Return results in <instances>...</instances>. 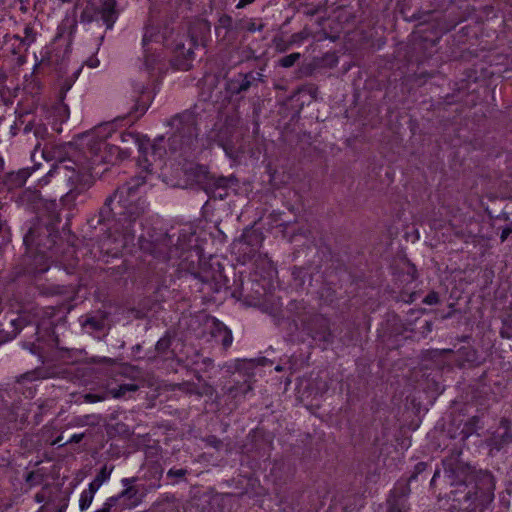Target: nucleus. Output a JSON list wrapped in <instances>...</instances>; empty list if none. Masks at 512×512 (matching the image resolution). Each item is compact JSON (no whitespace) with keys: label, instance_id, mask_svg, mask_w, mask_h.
<instances>
[{"label":"nucleus","instance_id":"nucleus-1","mask_svg":"<svg viewBox=\"0 0 512 512\" xmlns=\"http://www.w3.org/2000/svg\"><path fill=\"white\" fill-rule=\"evenodd\" d=\"M140 249L162 261L179 260V267L194 275L203 283L214 285L219 291L228 284V278L223 273V266L219 261L202 260L203 250L198 243L192 226H184L176 234H160L156 238L144 236L138 239Z\"/></svg>","mask_w":512,"mask_h":512},{"label":"nucleus","instance_id":"nucleus-2","mask_svg":"<svg viewBox=\"0 0 512 512\" xmlns=\"http://www.w3.org/2000/svg\"><path fill=\"white\" fill-rule=\"evenodd\" d=\"M145 181L146 177L143 175L131 178L109 196L100 209L99 223L114 221L102 242V246H107V250H115L117 253L134 241L133 225L145 213L147 207L145 200L139 197V188Z\"/></svg>","mask_w":512,"mask_h":512},{"label":"nucleus","instance_id":"nucleus-3","mask_svg":"<svg viewBox=\"0 0 512 512\" xmlns=\"http://www.w3.org/2000/svg\"><path fill=\"white\" fill-rule=\"evenodd\" d=\"M41 157L45 160L46 166L34 160V174L38 173L41 176L37 184L34 186V214L39 225L46 227L48 230L53 228L60 221V214L56 199L58 197L55 193L45 191L42 189L48 186L54 174L60 170L71 171V176L78 173L79 167L85 165L81 160H65L56 163V151L53 147L45 144L41 150ZM68 181L72 183L69 179ZM74 184H71V188Z\"/></svg>","mask_w":512,"mask_h":512},{"label":"nucleus","instance_id":"nucleus-4","mask_svg":"<svg viewBox=\"0 0 512 512\" xmlns=\"http://www.w3.org/2000/svg\"><path fill=\"white\" fill-rule=\"evenodd\" d=\"M117 133L113 129L112 123H104L95 127L91 132L84 135L82 138L85 144L84 157L86 159L85 165L79 167L78 173L75 176H70L69 179L74 184L73 188L63 196L61 202L64 206L70 209L76 205L78 197L83 196L85 192L92 186L91 171L94 166L102 164L107 160L106 155H102V148L107 147L106 139L114 138Z\"/></svg>","mask_w":512,"mask_h":512},{"label":"nucleus","instance_id":"nucleus-5","mask_svg":"<svg viewBox=\"0 0 512 512\" xmlns=\"http://www.w3.org/2000/svg\"><path fill=\"white\" fill-rule=\"evenodd\" d=\"M447 477L453 487L448 498L452 501V507L460 511L474 512L479 492L490 494L493 490L491 475H479L467 464L455 465Z\"/></svg>","mask_w":512,"mask_h":512},{"label":"nucleus","instance_id":"nucleus-6","mask_svg":"<svg viewBox=\"0 0 512 512\" xmlns=\"http://www.w3.org/2000/svg\"><path fill=\"white\" fill-rule=\"evenodd\" d=\"M169 125L172 133L168 139V152L179 162L190 161L198 148L196 115L191 111H184L175 115Z\"/></svg>","mask_w":512,"mask_h":512},{"label":"nucleus","instance_id":"nucleus-7","mask_svg":"<svg viewBox=\"0 0 512 512\" xmlns=\"http://www.w3.org/2000/svg\"><path fill=\"white\" fill-rule=\"evenodd\" d=\"M71 83L62 85L59 94L54 99L44 101L39 106L34 107V116L39 118L37 125L34 123V136L45 140L49 136L47 126H51L52 130L61 132V125L69 118L70 111L64 103L67 91L71 88Z\"/></svg>","mask_w":512,"mask_h":512},{"label":"nucleus","instance_id":"nucleus-8","mask_svg":"<svg viewBox=\"0 0 512 512\" xmlns=\"http://www.w3.org/2000/svg\"><path fill=\"white\" fill-rule=\"evenodd\" d=\"M288 309L293 313L296 319L301 323L303 330L314 340L329 344L333 340V335L329 328V321L320 314H316L312 309H307L303 301H292Z\"/></svg>","mask_w":512,"mask_h":512},{"label":"nucleus","instance_id":"nucleus-9","mask_svg":"<svg viewBox=\"0 0 512 512\" xmlns=\"http://www.w3.org/2000/svg\"><path fill=\"white\" fill-rule=\"evenodd\" d=\"M260 82H263L262 73L254 71L240 72L226 80L225 91L230 100H240L251 87H258Z\"/></svg>","mask_w":512,"mask_h":512},{"label":"nucleus","instance_id":"nucleus-10","mask_svg":"<svg viewBox=\"0 0 512 512\" xmlns=\"http://www.w3.org/2000/svg\"><path fill=\"white\" fill-rule=\"evenodd\" d=\"M160 38L161 36L159 34H154L150 29H146L144 33L142 39L144 48V66L148 73H151L153 70H155L158 63L160 62L161 55L157 53L158 48L150 47L151 43L160 45Z\"/></svg>","mask_w":512,"mask_h":512},{"label":"nucleus","instance_id":"nucleus-11","mask_svg":"<svg viewBox=\"0 0 512 512\" xmlns=\"http://www.w3.org/2000/svg\"><path fill=\"white\" fill-rule=\"evenodd\" d=\"M410 488L408 484L395 487L387 499L388 512H408V496Z\"/></svg>","mask_w":512,"mask_h":512},{"label":"nucleus","instance_id":"nucleus-12","mask_svg":"<svg viewBox=\"0 0 512 512\" xmlns=\"http://www.w3.org/2000/svg\"><path fill=\"white\" fill-rule=\"evenodd\" d=\"M190 46L185 48L184 43L178 42L175 46V55L172 60L173 66L178 70L187 71L191 68L194 60L193 46L195 44L194 39L189 40Z\"/></svg>","mask_w":512,"mask_h":512},{"label":"nucleus","instance_id":"nucleus-13","mask_svg":"<svg viewBox=\"0 0 512 512\" xmlns=\"http://www.w3.org/2000/svg\"><path fill=\"white\" fill-rule=\"evenodd\" d=\"M134 92L137 93L138 96L129 112L131 121H136L141 116H143L151 102L150 92L143 84H136L134 86Z\"/></svg>","mask_w":512,"mask_h":512},{"label":"nucleus","instance_id":"nucleus-14","mask_svg":"<svg viewBox=\"0 0 512 512\" xmlns=\"http://www.w3.org/2000/svg\"><path fill=\"white\" fill-rule=\"evenodd\" d=\"M503 429V433H495L490 439V446L497 451L501 450L507 445L512 444V430L511 423L507 418H502L499 424Z\"/></svg>","mask_w":512,"mask_h":512},{"label":"nucleus","instance_id":"nucleus-15","mask_svg":"<svg viewBox=\"0 0 512 512\" xmlns=\"http://www.w3.org/2000/svg\"><path fill=\"white\" fill-rule=\"evenodd\" d=\"M118 140H120L124 146L130 147L129 144H132L137 147L138 151L143 154L145 161L149 162L147 158V146H149V139H141L138 134L133 132H120L115 135V141Z\"/></svg>","mask_w":512,"mask_h":512},{"label":"nucleus","instance_id":"nucleus-16","mask_svg":"<svg viewBox=\"0 0 512 512\" xmlns=\"http://www.w3.org/2000/svg\"><path fill=\"white\" fill-rule=\"evenodd\" d=\"M116 0H104L102 5L96 9V15H99L107 29H111L118 17L115 9Z\"/></svg>","mask_w":512,"mask_h":512},{"label":"nucleus","instance_id":"nucleus-17","mask_svg":"<svg viewBox=\"0 0 512 512\" xmlns=\"http://www.w3.org/2000/svg\"><path fill=\"white\" fill-rule=\"evenodd\" d=\"M477 362L478 353L472 346H462L456 351L455 363L458 367L473 365Z\"/></svg>","mask_w":512,"mask_h":512},{"label":"nucleus","instance_id":"nucleus-18","mask_svg":"<svg viewBox=\"0 0 512 512\" xmlns=\"http://www.w3.org/2000/svg\"><path fill=\"white\" fill-rule=\"evenodd\" d=\"M30 176L28 169H22L14 173H10L5 181L8 190L21 188Z\"/></svg>","mask_w":512,"mask_h":512},{"label":"nucleus","instance_id":"nucleus-19","mask_svg":"<svg viewBox=\"0 0 512 512\" xmlns=\"http://www.w3.org/2000/svg\"><path fill=\"white\" fill-rule=\"evenodd\" d=\"M102 155H106L108 158L107 160L103 161L102 163L111 162L113 160V157H120V158H127L131 155V147L123 146L119 147L114 144H108L107 147L102 148Z\"/></svg>","mask_w":512,"mask_h":512},{"label":"nucleus","instance_id":"nucleus-20","mask_svg":"<svg viewBox=\"0 0 512 512\" xmlns=\"http://www.w3.org/2000/svg\"><path fill=\"white\" fill-rule=\"evenodd\" d=\"M166 153H167V151L165 149H163L158 143H155L153 145H151L149 143V146H147V158H149V156H151L153 158V161H156V159H162V157ZM140 154H141L140 158H143L144 168L148 171L149 168L152 166V161L150 159H148L149 162H146L143 154L142 153H140ZM139 162H142V159H139Z\"/></svg>","mask_w":512,"mask_h":512},{"label":"nucleus","instance_id":"nucleus-21","mask_svg":"<svg viewBox=\"0 0 512 512\" xmlns=\"http://www.w3.org/2000/svg\"><path fill=\"white\" fill-rule=\"evenodd\" d=\"M138 489L134 486H128L119 493L121 499H127L129 503L122 505L124 507H136L140 503V499L137 498Z\"/></svg>","mask_w":512,"mask_h":512},{"label":"nucleus","instance_id":"nucleus-22","mask_svg":"<svg viewBox=\"0 0 512 512\" xmlns=\"http://www.w3.org/2000/svg\"><path fill=\"white\" fill-rule=\"evenodd\" d=\"M210 389L211 386L206 383L202 387H199L197 384L191 382H185L181 384L182 391L187 394H195L199 397L203 396L204 394H208Z\"/></svg>","mask_w":512,"mask_h":512},{"label":"nucleus","instance_id":"nucleus-23","mask_svg":"<svg viewBox=\"0 0 512 512\" xmlns=\"http://www.w3.org/2000/svg\"><path fill=\"white\" fill-rule=\"evenodd\" d=\"M252 389L251 385L247 381L237 383L227 389L229 397L236 399L239 396L244 397Z\"/></svg>","mask_w":512,"mask_h":512},{"label":"nucleus","instance_id":"nucleus-24","mask_svg":"<svg viewBox=\"0 0 512 512\" xmlns=\"http://www.w3.org/2000/svg\"><path fill=\"white\" fill-rule=\"evenodd\" d=\"M232 184H234V180L232 178L227 177H210L208 182L206 183V189H216V188H229Z\"/></svg>","mask_w":512,"mask_h":512},{"label":"nucleus","instance_id":"nucleus-25","mask_svg":"<svg viewBox=\"0 0 512 512\" xmlns=\"http://www.w3.org/2000/svg\"><path fill=\"white\" fill-rule=\"evenodd\" d=\"M139 386L135 383L120 384L117 389L113 390L114 397H125L128 393L137 391Z\"/></svg>","mask_w":512,"mask_h":512},{"label":"nucleus","instance_id":"nucleus-26","mask_svg":"<svg viewBox=\"0 0 512 512\" xmlns=\"http://www.w3.org/2000/svg\"><path fill=\"white\" fill-rule=\"evenodd\" d=\"M241 241H243L247 245H258L262 241V237L260 233H257L255 230L246 231L241 236Z\"/></svg>","mask_w":512,"mask_h":512},{"label":"nucleus","instance_id":"nucleus-27","mask_svg":"<svg viewBox=\"0 0 512 512\" xmlns=\"http://www.w3.org/2000/svg\"><path fill=\"white\" fill-rule=\"evenodd\" d=\"M218 333L222 336L221 343L224 349L231 346L233 341L232 332L224 325L218 326Z\"/></svg>","mask_w":512,"mask_h":512},{"label":"nucleus","instance_id":"nucleus-28","mask_svg":"<svg viewBox=\"0 0 512 512\" xmlns=\"http://www.w3.org/2000/svg\"><path fill=\"white\" fill-rule=\"evenodd\" d=\"M301 58V54L298 52L291 53L289 55H286L282 57L279 60V65L283 68H290L292 67L299 59Z\"/></svg>","mask_w":512,"mask_h":512},{"label":"nucleus","instance_id":"nucleus-29","mask_svg":"<svg viewBox=\"0 0 512 512\" xmlns=\"http://www.w3.org/2000/svg\"><path fill=\"white\" fill-rule=\"evenodd\" d=\"M93 498H94V494H92L91 492H89L87 490H84L81 493L80 500H79V507H80L81 511H85L90 507V505L93 501Z\"/></svg>","mask_w":512,"mask_h":512},{"label":"nucleus","instance_id":"nucleus-30","mask_svg":"<svg viewBox=\"0 0 512 512\" xmlns=\"http://www.w3.org/2000/svg\"><path fill=\"white\" fill-rule=\"evenodd\" d=\"M500 335L502 338H512V315H509L506 319H504L503 326L500 330Z\"/></svg>","mask_w":512,"mask_h":512},{"label":"nucleus","instance_id":"nucleus-31","mask_svg":"<svg viewBox=\"0 0 512 512\" xmlns=\"http://www.w3.org/2000/svg\"><path fill=\"white\" fill-rule=\"evenodd\" d=\"M171 346V337L168 335L163 336L156 343V350L159 354H166Z\"/></svg>","mask_w":512,"mask_h":512},{"label":"nucleus","instance_id":"nucleus-32","mask_svg":"<svg viewBox=\"0 0 512 512\" xmlns=\"http://www.w3.org/2000/svg\"><path fill=\"white\" fill-rule=\"evenodd\" d=\"M206 193L211 198L223 200L228 195V188L206 189Z\"/></svg>","mask_w":512,"mask_h":512},{"label":"nucleus","instance_id":"nucleus-33","mask_svg":"<svg viewBox=\"0 0 512 512\" xmlns=\"http://www.w3.org/2000/svg\"><path fill=\"white\" fill-rule=\"evenodd\" d=\"M104 319H98L96 317H90L85 321L86 326H90L92 329L100 331L104 328Z\"/></svg>","mask_w":512,"mask_h":512},{"label":"nucleus","instance_id":"nucleus-34","mask_svg":"<svg viewBox=\"0 0 512 512\" xmlns=\"http://www.w3.org/2000/svg\"><path fill=\"white\" fill-rule=\"evenodd\" d=\"M111 473H112V468H108L105 465L100 469V471L97 473V475L95 477L98 478L100 481H102V483H104L110 478Z\"/></svg>","mask_w":512,"mask_h":512},{"label":"nucleus","instance_id":"nucleus-35","mask_svg":"<svg viewBox=\"0 0 512 512\" xmlns=\"http://www.w3.org/2000/svg\"><path fill=\"white\" fill-rule=\"evenodd\" d=\"M423 303L426 305H436L439 303V295L435 291L429 292L423 299Z\"/></svg>","mask_w":512,"mask_h":512},{"label":"nucleus","instance_id":"nucleus-36","mask_svg":"<svg viewBox=\"0 0 512 512\" xmlns=\"http://www.w3.org/2000/svg\"><path fill=\"white\" fill-rule=\"evenodd\" d=\"M188 474V470L187 469H175V468H171L168 472H167V477H177V478H183L185 477L186 475Z\"/></svg>","mask_w":512,"mask_h":512},{"label":"nucleus","instance_id":"nucleus-37","mask_svg":"<svg viewBox=\"0 0 512 512\" xmlns=\"http://www.w3.org/2000/svg\"><path fill=\"white\" fill-rule=\"evenodd\" d=\"M232 17L228 15H223L219 19V26L225 28L226 30H230L232 28Z\"/></svg>","mask_w":512,"mask_h":512},{"label":"nucleus","instance_id":"nucleus-38","mask_svg":"<svg viewBox=\"0 0 512 512\" xmlns=\"http://www.w3.org/2000/svg\"><path fill=\"white\" fill-rule=\"evenodd\" d=\"M121 498L119 497V494L116 496L109 497L105 503L103 504L105 507H108L107 509L111 511V509L118 505Z\"/></svg>","mask_w":512,"mask_h":512},{"label":"nucleus","instance_id":"nucleus-39","mask_svg":"<svg viewBox=\"0 0 512 512\" xmlns=\"http://www.w3.org/2000/svg\"><path fill=\"white\" fill-rule=\"evenodd\" d=\"M427 467V464L424 463V462H419L415 465V471L414 473L410 476L409 478V482H411L412 480H414L417 476V474H420L422 473Z\"/></svg>","mask_w":512,"mask_h":512},{"label":"nucleus","instance_id":"nucleus-40","mask_svg":"<svg viewBox=\"0 0 512 512\" xmlns=\"http://www.w3.org/2000/svg\"><path fill=\"white\" fill-rule=\"evenodd\" d=\"M207 444L216 449H220L223 445V442L215 436H209L207 438Z\"/></svg>","mask_w":512,"mask_h":512},{"label":"nucleus","instance_id":"nucleus-41","mask_svg":"<svg viewBox=\"0 0 512 512\" xmlns=\"http://www.w3.org/2000/svg\"><path fill=\"white\" fill-rule=\"evenodd\" d=\"M85 399L88 402L94 403V402L102 401L104 399V397L101 395H98V394L88 393L85 395Z\"/></svg>","mask_w":512,"mask_h":512},{"label":"nucleus","instance_id":"nucleus-42","mask_svg":"<svg viewBox=\"0 0 512 512\" xmlns=\"http://www.w3.org/2000/svg\"><path fill=\"white\" fill-rule=\"evenodd\" d=\"M512 233V226H507L505 227L502 232H501V235H500V240L501 242H505L509 235Z\"/></svg>","mask_w":512,"mask_h":512},{"label":"nucleus","instance_id":"nucleus-43","mask_svg":"<svg viewBox=\"0 0 512 512\" xmlns=\"http://www.w3.org/2000/svg\"><path fill=\"white\" fill-rule=\"evenodd\" d=\"M11 324L16 327V329H21L24 326L23 320L21 317H18L16 319H11ZM27 322L25 323V325Z\"/></svg>","mask_w":512,"mask_h":512},{"label":"nucleus","instance_id":"nucleus-44","mask_svg":"<svg viewBox=\"0 0 512 512\" xmlns=\"http://www.w3.org/2000/svg\"><path fill=\"white\" fill-rule=\"evenodd\" d=\"M255 0H239L238 4L236 5L237 9H242L246 7L247 5L253 3Z\"/></svg>","mask_w":512,"mask_h":512},{"label":"nucleus","instance_id":"nucleus-45","mask_svg":"<svg viewBox=\"0 0 512 512\" xmlns=\"http://www.w3.org/2000/svg\"><path fill=\"white\" fill-rule=\"evenodd\" d=\"M86 64L91 68H95L99 65V60L92 57L86 61Z\"/></svg>","mask_w":512,"mask_h":512},{"label":"nucleus","instance_id":"nucleus-46","mask_svg":"<svg viewBox=\"0 0 512 512\" xmlns=\"http://www.w3.org/2000/svg\"><path fill=\"white\" fill-rule=\"evenodd\" d=\"M83 437H84V434H82V433H81V434H74V435L70 438L69 442H70V443H72V442H73V443H79V442L83 439Z\"/></svg>","mask_w":512,"mask_h":512},{"label":"nucleus","instance_id":"nucleus-47","mask_svg":"<svg viewBox=\"0 0 512 512\" xmlns=\"http://www.w3.org/2000/svg\"><path fill=\"white\" fill-rule=\"evenodd\" d=\"M100 487H98L96 484H94L93 482H91L88 486V489H86L87 491L91 492L92 494L95 495V493L98 491Z\"/></svg>","mask_w":512,"mask_h":512},{"label":"nucleus","instance_id":"nucleus-48","mask_svg":"<svg viewBox=\"0 0 512 512\" xmlns=\"http://www.w3.org/2000/svg\"><path fill=\"white\" fill-rule=\"evenodd\" d=\"M33 353H34V355H35V354H37V355L40 357L41 361H42L43 363H45V359H44V357H43V352H42V351H40V348H39V347H36V346L34 345Z\"/></svg>","mask_w":512,"mask_h":512},{"label":"nucleus","instance_id":"nucleus-49","mask_svg":"<svg viewBox=\"0 0 512 512\" xmlns=\"http://www.w3.org/2000/svg\"><path fill=\"white\" fill-rule=\"evenodd\" d=\"M135 478H124L122 479V484L125 486V487H128V486H131L130 484L135 482Z\"/></svg>","mask_w":512,"mask_h":512},{"label":"nucleus","instance_id":"nucleus-50","mask_svg":"<svg viewBox=\"0 0 512 512\" xmlns=\"http://www.w3.org/2000/svg\"><path fill=\"white\" fill-rule=\"evenodd\" d=\"M439 474H440V472L438 470L435 471V473H434V475H433V477L431 479V485L434 484V482H435L436 478L439 476Z\"/></svg>","mask_w":512,"mask_h":512},{"label":"nucleus","instance_id":"nucleus-51","mask_svg":"<svg viewBox=\"0 0 512 512\" xmlns=\"http://www.w3.org/2000/svg\"><path fill=\"white\" fill-rule=\"evenodd\" d=\"M257 29H261V26H260L259 28H256V26H255V24H254V23H252V24L248 27V30H249L250 32H254V31H256Z\"/></svg>","mask_w":512,"mask_h":512},{"label":"nucleus","instance_id":"nucleus-52","mask_svg":"<svg viewBox=\"0 0 512 512\" xmlns=\"http://www.w3.org/2000/svg\"><path fill=\"white\" fill-rule=\"evenodd\" d=\"M94 484H96L98 487H101V485L103 484L102 481H100L98 478H94L93 481H92Z\"/></svg>","mask_w":512,"mask_h":512},{"label":"nucleus","instance_id":"nucleus-53","mask_svg":"<svg viewBox=\"0 0 512 512\" xmlns=\"http://www.w3.org/2000/svg\"><path fill=\"white\" fill-rule=\"evenodd\" d=\"M108 507H105L104 505L102 506V508L96 510L95 512H110L108 509Z\"/></svg>","mask_w":512,"mask_h":512},{"label":"nucleus","instance_id":"nucleus-54","mask_svg":"<svg viewBox=\"0 0 512 512\" xmlns=\"http://www.w3.org/2000/svg\"><path fill=\"white\" fill-rule=\"evenodd\" d=\"M32 229H29L27 234L25 235L24 237V243H27L28 242V238H29V234L31 233Z\"/></svg>","mask_w":512,"mask_h":512},{"label":"nucleus","instance_id":"nucleus-55","mask_svg":"<svg viewBox=\"0 0 512 512\" xmlns=\"http://www.w3.org/2000/svg\"><path fill=\"white\" fill-rule=\"evenodd\" d=\"M35 500H36L37 502H42V501H43V498H42V497H40V495H38V494H37V495H36V497H35Z\"/></svg>","mask_w":512,"mask_h":512},{"label":"nucleus","instance_id":"nucleus-56","mask_svg":"<svg viewBox=\"0 0 512 512\" xmlns=\"http://www.w3.org/2000/svg\"><path fill=\"white\" fill-rule=\"evenodd\" d=\"M33 375H34V379H35L36 377H39V376H40V374L38 373V371H37L36 369H34Z\"/></svg>","mask_w":512,"mask_h":512},{"label":"nucleus","instance_id":"nucleus-57","mask_svg":"<svg viewBox=\"0 0 512 512\" xmlns=\"http://www.w3.org/2000/svg\"><path fill=\"white\" fill-rule=\"evenodd\" d=\"M33 85H34V90L36 88H39V84L37 83L36 79L34 78V82H33Z\"/></svg>","mask_w":512,"mask_h":512},{"label":"nucleus","instance_id":"nucleus-58","mask_svg":"<svg viewBox=\"0 0 512 512\" xmlns=\"http://www.w3.org/2000/svg\"><path fill=\"white\" fill-rule=\"evenodd\" d=\"M32 478V472L27 473L26 479L29 481Z\"/></svg>","mask_w":512,"mask_h":512},{"label":"nucleus","instance_id":"nucleus-59","mask_svg":"<svg viewBox=\"0 0 512 512\" xmlns=\"http://www.w3.org/2000/svg\"><path fill=\"white\" fill-rule=\"evenodd\" d=\"M24 348H25V349H27V350H29V351H32V348H31V346H30L29 344L24 345Z\"/></svg>","mask_w":512,"mask_h":512},{"label":"nucleus","instance_id":"nucleus-60","mask_svg":"<svg viewBox=\"0 0 512 512\" xmlns=\"http://www.w3.org/2000/svg\"><path fill=\"white\" fill-rule=\"evenodd\" d=\"M39 147H40V143H38L37 145L34 146V153L38 150Z\"/></svg>","mask_w":512,"mask_h":512},{"label":"nucleus","instance_id":"nucleus-61","mask_svg":"<svg viewBox=\"0 0 512 512\" xmlns=\"http://www.w3.org/2000/svg\"><path fill=\"white\" fill-rule=\"evenodd\" d=\"M24 131L27 133L29 131V125H26Z\"/></svg>","mask_w":512,"mask_h":512},{"label":"nucleus","instance_id":"nucleus-62","mask_svg":"<svg viewBox=\"0 0 512 512\" xmlns=\"http://www.w3.org/2000/svg\"><path fill=\"white\" fill-rule=\"evenodd\" d=\"M37 256H38L37 253L34 251V256H33L34 262L36 261Z\"/></svg>","mask_w":512,"mask_h":512},{"label":"nucleus","instance_id":"nucleus-63","mask_svg":"<svg viewBox=\"0 0 512 512\" xmlns=\"http://www.w3.org/2000/svg\"><path fill=\"white\" fill-rule=\"evenodd\" d=\"M446 353H452L453 351L451 349L444 350Z\"/></svg>","mask_w":512,"mask_h":512},{"label":"nucleus","instance_id":"nucleus-64","mask_svg":"<svg viewBox=\"0 0 512 512\" xmlns=\"http://www.w3.org/2000/svg\"><path fill=\"white\" fill-rule=\"evenodd\" d=\"M197 379H198L199 381H201V380H202V376L198 374V375H197Z\"/></svg>","mask_w":512,"mask_h":512}]
</instances>
